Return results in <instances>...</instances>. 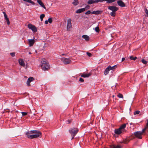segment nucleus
<instances>
[{"label": "nucleus", "instance_id": "a18cd8bd", "mask_svg": "<svg viewBox=\"0 0 148 148\" xmlns=\"http://www.w3.org/2000/svg\"><path fill=\"white\" fill-rule=\"evenodd\" d=\"M11 56L12 57H14L15 56V53H10Z\"/></svg>", "mask_w": 148, "mask_h": 148}, {"label": "nucleus", "instance_id": "58836bf2", "mask_svg": "<svg viewBox=\"0 0 148 148\" xmlns=\"http://www.w3.org/2000/svg\"><path fill=\"white\" fill-rule=\"evenodd\" d=\"M21 113L22 114V115L23 116L26 115L27 114V113L26 112H22Z\"/></svg>", "mask_w": 148, "mask_h": 148}, {"label": "nucleus", "instance_id": "0eeeda50", "mask_svg": "<svg viewBox=\"0 0 148 148\" xmlns=\"http://www.w3.org/2000/svg\"><path fill=\"white\" fill-rule=\"evenodd\" d=\"M41 66L42 69L44 71L48 70V69L50 68L49 65L47 64L45 65H41Z\"/></svg>", "mask_w": 148, "mask_h": 148}, {"label": "nucleus", "instance_id": "aec40b11", "mask_svg": "<svg viewBox=\"0 0 148 148\" xmlns=\"http://www.w3.org/2000/svg\"><path fill=\"white\" fill-rule=\"evenodd\" d=\"M110 70L109 67L108 66L104 71V73L105 75H106L108 74L109 71Z\"/></svg>", "mask_w": 148, "mask_h": 148}, {"label": "nucleus", "instance_id": "79ce46f5", "mask_svg": "<svg viewBox=\"0 0 148 148\" xmlns=\"http://www.w3.org/2000/svg\"><path fill=\"white\" fill-rule=\"evenodd\" d=\"M91 12L90 10H88L87 12H85V14H90Z\"/></svg>", "mask_w": 148, "mask_h": 148}, {"label": "nucleus", "instance_id": "f704fd0d", "mask_svg": "<svg viewBox=\"0 0 148 148\" xmlns=\"http://www.w3.org/2000/svg\"><path fill=\"white\" fill-rule=\"evenodd\" d=\"M144 10L145 12V13L147 14V15L146 16H148V10L146 8H145Z\"/></svg>", "mask_w": 148, "mask_h": 148}, {"label": "nucleus", "instance_id": "c9c22d12", "mask_svg": "<svg viewBox=\"0 0 148 148\" xmlns=\"http://www.w3.org/2000/svg\"><path fill=\"white\" fill-rule=\"evenodd\" d=\"M117 96L119 98H123V96L122 94L119 93L117 95Z\"/></svg>", "mask_w": 148, "mask_h": 148}, {"label": "nucleus", "instance_id": "e433bc0d", "mask_svg": "<svg viewBox=\"0 0 148 148\" xmlns=\"http://www.w3.org/2000/svg\"><path fill=\"white\" fill-rule=\"evenodd\" d=\"M140 112V111L138 110L134 112V114L135 115L138 114Z\"/></svg>", "mask_w": 148, "mask_h": 148}, {"label": "nucleus", "instance_id": "5701e85b", "mask_svg": "<svg viewBox=\"0 0 148 148\" xmlns=\"http://www.w3.org/2000/svg\"><path fill=\"white\" fill-rule=\"evenodd\" d=\"M79 3L78 0H74L72 2V4L76 6Z\"/></svg>", "mask_w": 148, "mask_h": 148}, {"label": "nucleus", "instance_id": "b1692460", "mask_svg": "<svg viewBox=\"0 0 148 148\" xmlns=\"http://www.w3.org/2000/svg\"><path fill=\"white\" fill-rule=\"evenodd\" d=\"M24 1L26 2H27L28 3H30L32 5H35V3L33 1H32L31 0H23Z\"/></svg>", "mask_w": 148, "mask_h": 148}, {"label": "nucleus", "instance_id": "9d476101", "mask_svg": "<svg viewBox=\"0 0 148 148\" xmlns=\"http://www.w3.org/2000/svg\"><path fill=\"white\" fill-rule=\"evenodd\" d=\"M117 4L119 6L121 7H124L125 6V3L121 0L118 1Z\"/></svg>", "mask_w": 148, "mask_h": 148}, {"label": "nucleus", "instance_id": "37998d69", "mask_svg": "<svg viewBox=\"0 0 148 148\" xmlns=\"http://www.w3.org/2000/svg\"><path fill=\"white\" fill-rule=\"evenodd\" d=\"M72 122V121L71 120L69 119L66 121V123L68 124Z\"/></svg>", "mask_w": 148, "mask_h": 148}, {"label": "nucleus", "instance_id": "de8ad7c7", "mask_svg": "<svg viewBox=\"0 0 148 148\" xmlns=\"http://www.w3.org/2000/svg\"><path fill=\"white\" fill-rule=\"evenodd\" d=\"M85 8V9H88L90 8V6H89L88 5H87L86 6V7H85V8Z\"/></svg>", "mask_w": 148, "mask_h": 148}, {"label": "nucleus", "instance_id": "4c0bfd02", "mask_svg": "<svg viewBox=\"0 0 148 148\" xmlns=\"http://www.w3.org/2000/svg\"><path fill=\"white\" fill-rule=\"evenodd\" d=\"M48 22L51 23L52 22V19L51 18H49L48 19Z\"/></svg>", "mask_w": 148, "mask_h": 148}, {"label": "nucleus", "instance_id": "c85d7f7f", "mask_svg": "<svg viewBox=\"0 0 148 148\" xmlns=\"http://www.w3.org/2000/svg\"><path fill=\"white\" fill-rule=\"evenodd\" d=\"M115 12L113 11L111 12L110 13V15L112 16H115L116 15Z\"/></svg>", "mask_w": 148, "mask_h": 148}, {"label": "nucleus", "instance_id": "603ef678", "mask_svg": "<svg viewBox=\"0 0 148 148\" xmlns=\"http://www.w3.org/2000/svg\"><path fill=\"white\" fill-rule=\"evenodd\" d=\"M48 20L45 21V23L46 24H48Z\"/></svg>", "mask_w": 148, "mask_h": 148}, {"label": "nucleus", "instance_id": "a211bd4d", "mask_svg": "<svg viewBox=\"0 0 148 148\" xmlns=\"http://www.w3.org/2000/svg\"><path fill=\"white\" fill-rule=\"evenodd\" d=\"M96 3V0H88L87 2V3L89 5Z\"/></svg>", "mask_w": 148, "mask_h": 148}, {"label": "nucleus", "instance_id": "423d86ee", "mask_svg": "<svg viewBox=\"0 0 148 148\" xmlns=\"http://www.w3.org/2000/svg\"><path fill=\"white\" fill-rule=\"evenodd\" d=\"M28 27L29 29H31L34 32H37L36 27L34 25L30 23L28 25Z\"/></svg>", "mask_w": 148, "mask_h": 148}, {"label": "nucleus", "instance_id": "6ab92c4d", "mask_svg": "<svg viewBox=\"0 0 148 148\" xmlns=\"http://www.w3.org/2000/svg\"><path fill=\"white\" fill-rule=\"evenodd\" d=\"M48 64L47 63V61L46 60L44 59H43L41 61V65H45Z\"/></svg>", "mask_w": 148, "mask_h": 148}, {"label": "nucleus", "instance_id": "2f4dec72", "mask_svg": "<svg viewBox=\"0 0 148 148\" xmlns=\"http://www.w3.org/2000/svg\"><path fill=\"white\" fill-rule=\"evenodd\" d=\"M27 80H28V81L31 82L34 80V78L32 77H30Z\"/></svg>", "mask_w": 148, "mask_h": 148}, {"label": "nucleus", "instance_id": "f257e3e1", "mask_svg": "<svg viewBox=\"0 0 148 148\" xmlns=\"http://www.w3.org/2000/svg\"><path fill=\"white\" fill-rule=\"evenodd\" d=\"M78 129L77 127L71 128L69 129V131L72 137L71 140H73L75 136L78 132Z\"/></svg>", "mask_w": 148, "mask_h": 148}, {"label": "nucleus", "instance_id": "49530a36", "mask_svg": "<svg viewBox=\"0 0 148 148\" xmlns=\"http://www.w3.org/2000/svg\"><path fill=\"white\" fill-rule=\"evenodd\" d=\"M87 56L89 57H91L92 56V54L89 52H87L86 53Z\"/></svg>", "mask_w": 148, "mask_h": 148}, {"label": "nucleus", "instance_id": "09e8293b", "mask_svg": "<svg viewBox=\"0 0 148 148\" xmlns=\"http://www.w3.org/2000/svg\"><path fill=\"white\" fill-rule=\"evenodd\" d=\"M30 82L28 81V80H27V84L28 86H29L30 85Z\"/></svg>", "mask_w": 148, "mask_h": 148}, {"label": "nucleus", "instance_id": "39448f33", "mask_svg": "<svg viewBox=\"0 0 148 148\" xmlns=\"http://www.w3.org/2000/svg\"><path fill=\"white\" fill-rule=\"evenodd\" d=\"M134 135L138 139H141L142 138V134L140 133V131H137L134 132Z\"/></svg>", "mask_w": 148, "mask_h": 148}, {"label": "nucleus", "instance_id": "9b49d317", "mask_svg": "<svg viewBox=\"0 0 148 148\" xmlns=\"http://www.w3.org/2000/svg\"><path fill=\"white\" fill-rule=\"evenodd\" d=\"M92 75V73L91 72L88 74H85V73H84L83 74L81 75V77L86 78Z\"/></svg>", "mask_w": 148, "mask_h": 148}, {"label": "nucleus", "instance_id": "f8f14e48", "mask_svg": "<svg viewBox=\"0 0 148 148\" xmlns=\"http://www.w3.org/2000/svg\"><path fill=\"white\" fill-rule=\"evenodd\" d=\"M37 2L39 3V4L42 8H43L44 9H46V7L45 6V5L42 2L41 0H37Z\"/></svg>", "mask_w": 148, "mask_h": 148}, {"label": "nucleus", "instance_id": "bb28decb", "mask_svg": "<svg viewBox=\"0 0 148 148\" xmlns=\"http://www.w3.org/2000/svg\"><path fill=\"white\" fill-rule=\"evenodd\" d=\"M116 1V0H106V1H107V3H111L115 1Z\"/></svg>", "mask_w": 148, "mask_h": 148}, {"label": "nucleus", "instance_id": "f3484780", "mask_svg": "<svg viewBox=\"0 0 148 148\" xmlns=\"http://www.w3.org/2000/svg\"><path fill=\"white\" fill-rule=\"evenodd\" d=\"M85 11V8H81L78 10L76 12L77 14L80 13Z\"/></svg>", "mask_w": 148, "mask_h": 148}, {"label": "nucleus", "instance_id": "4d7b16f0", "mask_svg": "<svg viewBox=\"0 0 148 148\" xmlns=\"http://www.w3.org/2000/svg\"><path fill=\"white\" fill-rule=\"evenodd\" d=\"M29 54H31L32 53H31L30 52H29Z\"/></svg>", "mask_w": 148, "mask_h": 148}, {"label": "nucleus", "instance_id": "a19ab883", "mask_svg": "<svg viewBox=\"0 0 148 148\" xmlns=\"http://www.w3.org/2000/svg\"><path fill=\"white\" fill-rule=\"evenodd\" d=\"M3 13L4 14L5 18H8L7 16L6 13L4 12H3Z\"/></svg>", "mask_w": 148, "mask_h": 148}, {"label": "nucleus", "instance_id": "ea45409f", "mask_svg": "<svg viewBox=\"0 0 148 148\" xmlns=\"http://www.w3.org/2000/svg\"><path fill=\"white\" fill-rule=\"evenodd\" d=\"M146 128H144L141 131H140V133H141V134H143L145 132Z\"/></svg>", "mask_w": 148, "mask_h": 148}, {"label": "nucleus", "instance_id": "4be33fe9", "mask_svg": "<svg viewBox=\"0 0 148 148\" xmlns=\"http://www.w3.org/2000/svg\"><path fill=\"white\" fill-rule=\"evenodd\" d=\"M110 148H121V146L119 145H113L111 146Z\"/></svg>", "mask_w": 148, "mask_h": 148}, {"label": "nucleus", "instance_id": "6e6552de", "mask_svg": "<svg viewBox=\"0 0 148 148\" xmlns=\"http://www.w3.org/2000/svg\"><path fill=\"white\" fill-rule=\"evenodd\" d=\"M108 9L113 12H116L119 9L118 8L114 6H108Z\"/></svg>", "mask_w": 148, "mask_h": 148}, {"label": "nucleus", "instance_id": "7ed1b4c3", "mask_svg": "<svg viewBox=\"0 0 148 148\" xmlns=\"http://www.w3.org/2000/svg\"><path fill=\"white\" fill-rule=\"evenodd\" d=\"M61 60L65 64H68L70 63L71 61L68 58L63 57L61 58Z\"/></svg>", "mask_w": 148, "mask_h": 148}, {"label": "nucleus", "instance_id": "6e6d98bb", "mask_svg": "<svg viewBox=\"0 0 148 148\" xmlns=\"http://www.w3.org/2000/svg\"><path fill=\"white\" fill-rule=\"evenodd\" d=\"M10 112V111L9 110H8L6 112Z\"/></svg>", "mask_w": 148, "mask_h": 148}, {"label": "nucleus", "instance_id": "c756f323", "mask_svg": "<svg viewBox=\"0 0 148 148\" xmlns=\"http://www.w3.org/2000/svg\"><path fill=\"white\" fill-rule=\"evenodd\" d=\"M45 16V15L44 14H42L40 15V18L41 21H43V19Z\"/></svg>", "mask_w": 148, "mask_h": 148}, {"label": "nucleus", "instance_id": "c03bdc74", "mask_svg": "<svg viewBox=\"0 0 148 148\" xmlns=\"http://www.w3.org/2000/svg\"><path fill=\"white\" fill-rule=\"evenodd\" d=\"M79 81L81 82H84V79L81 77L79 78Z\"/></svg>", "mask_w": 148, "mask_h": 148}, {"label": "nucleus", "instance_id": "7c9ffc66", "mask_svg": "<svg viewBox=\"0 0 148 148\" xmlns=\"http://www.w3.org/2000/svg\"><path fill=\"white\" fill-rule=\"evenodd\" d=\"M106 1V0H96V3H99V2H102L103 1Z\"/></svg>", "mask_w": 148, "mask_h": 148}, {"label": "nucleus", "instance_id": "1a4fd4ad", "mask_svg": "<svg viewBox=\"0 0 148 148\" xmlns=\"http://www.w3.org/2000/svg\"><path fill=\"white\" fill-rule=\"evenodd\" d=\"M71 19L69 18L67 20V29L68 30L69 29L72 27L71 25Z\"/></svg>", "mask_w": 148, "mask_h": 148}, {"label": "nucleus", "instance_id": "a878e982", "mask_svg": "<svg viewBox=\"0 0 148 148\" xmlns=\"http://www.w3.org/2000/svg\"><path fill=\"white\" fill-rule=\"evenodd\" d=\"M126 124H124L121 125L119 128L121 130L122 129H124L126 127Z\"/></svg>", "mask_w": 148, "mask_h": 148}, {"label": "nucleus", "instance_id": "8fccbe9b", "mask_svg": "<svg viewBox=\"0 0 148 148\" xmlns=\"http://www.w3.org/2000/svg\"><path fill=\"white\" fill-rule=\"evenodd\" d=\"M6 21H7V24L8 25H9L10 24V22L9 20H8Z\"/></svg>", "mask_w": 148, "mask_h": 148}, {"label": "nucleus", "instance_id": "dca6fc26", "mask_svg": "<svg viewBox=\"0 0 148 148\" xmlns=\"http://www.w3.org/2000/svg\"><path fill=\"white\" fill-rule=\"evenodd\" d=\"M19 63L20 64V65L23 66L24 67L25 66V64L24 63V61H23V60L22 59H20L19 60H18Z\"/></svg>", "mask_w": 148, "mask_h": 148}, {"label": "nucleus", "instance_id": "4468645a", "mask_svg": "<svg viewBox=\"0 0 148 148\" xmlns=\"http://www.w3.org/2000/svg\"><path fill=\"white\" fill-rule=\"evenodd\" d=\"M121 132V130L119 128L118 129H115L114 130V133L116 134H120Z\"/></svg>", "mask_w": 148, "mask_h": 148}, {"label": "nucleus", "instance_id": "cd10ccee", "mask_svg": "<svg viewBox=\"0 0 148 148\" xmlns=\"http://www.w3.org/2000/svg\"><path fill=\"white\" fill-rule=\"evenodd\" d=\"M130 59L131 60H135L137 58L136 57H134L133 56H131L130 57Z\"/></svg>", "mask_w": 148, "mask_h": 148}, {"label": "nucleus", "instance_id": "393cba45", "mask_svg": "<svg viewBox=\"0 0 148 148\" xmlns=\"http://www.w3.org/2000/svg\"><path fill=\"white\" fill-rule=\"evenodd\" d=\"M109 67L110 69V70H113L114 69H115L117 67V66L116 65H115L113 66H111L110 65L108 66Z\"/></svg>", "mask_w": 148, "mask_h": 148}, {"label": "nucleus", "instance_id": "ddd939ff", "mask_svg": "<svg viewBox=\"0 0 148 148\" xmlns=\"http://www.w3.org/2000/svg\"><path fill=\"white\" fill-rule=\"evenodd\" d=\"M102 11L97 10L96 11H93V12H91V13L92 14L98 15L101 14L102 13Z\"/></svg>", "mask_w": 148, "mask_h": 148}, {"label": "nucleus", "instance_id": "20e7f679", "mask_svg": "<svg viewBox=\"0 0 148 148\" xmlns=\"http://www.w3.org/2000/svg\"><path fill=\"white\" fill-rule=\"evenodd\" d=\"M39 133H41L38 130H32L30 131H28L25 133V134H38Z\"/></svg>", "mask_w": 148, "mask_h": 148}, {"label": "nucleus", "instance_id": "13d9d810", "mask_svg": "<svg viewBox=\"0 0 148 148\" xmlns=\"http://www.w3.org/2000/svg\"><path fill=\"white\" fill-rule=\"evenodd\" d=\"M65 55V54H62V55H63V56H64V55Z\"/></svg>", "mask_w": 148, "mask_h": 148}, {"label": "nucleus", "instance_id": "f03ea898", "mask_svg": "<svg viewBox=\"0 0 148 148\" xmlns=\"http://www.w3.org/2000/svg\"><path fill=\"white\" fill-rule=\"evenodd\" d=\"M25 135L28 138L30 139H32L33 138H38L40 137V136H41L42 134L41 133H39L38 134H25Z\"/></svg>", "mask_w": 148, "mask_h": 148}, {"label": "nucleus", "instance_id": "2eb2a0df", "mask_svg": "<svg viewBox=\"0 0 148 148\" xmlns=\"http://www.w3.org/2000/svg\"><path fill=\"white\" fill-rule=\"evenodd\" d=\"M28 42L29 46H32L34 45L35 42V41L34 39H29L28 40Z\"/></svg>", "mask_w": 148, "mask_h": 148}, {"label": "nucleus", "instance_id": "3c124183", "mask_svg": "<svg viewBox=\"0 0 148 148\" xmlns=\"http://www.w3.org/2000/svg\"><path fill=\"white\" fill-rule=\"evenodd\" d=\"M125 140L126 141L124 140V143L125 144L129 142V141H128V140Z\"/></svg>", "mask_w": 148, "mask_h": 148}, {"label": "nucleus", "instance_id": "864d4df0", "mask_svg": "<svg viewBox=\"0 0 148 148\" xmlns=\"http://www.w3.org/2000/svg\"><path fill=\"white\" fill-rule=\"evenodd\" d=\"M125 60V58H122V62H123Z\"/></svg>", "mask_w": 148, "mask_h": 148}, {"label": "nucleus", "instance_id": "5fc2aeb1", "mask_svg": "<svg viewBox=\"0 0 148 148\" xmlns=\"http://www.w3.org/2000/svg\"><path fill=\"white\" fill-rule=\"evenodd\" d=\"M5 20L7 21L8 20H9V18H8V17L7 18H5Z\"/></svg>", "mask_w": 148, "mask_h": 148}, {"label": "nucleus", "instance_id": "72a5a7b5", "mask_svg": "<svg viewBox=\"0 0 148 148\" xmlns=\"http://www.w3.org/2000/svg\"><path fill=\"white\" fill-rule=\"evenodd\" d=\"M95 31L97 32H99V27H96L95 28Z\"/></svg>", "mask_w": 148, "mask_h": 148}, {"label": "nucleus", "instance_id": "412c9836", "mask_svg": "<svg viewBox=\"0 0 148 148\" xmlns=\"http://www.w3.org/2000/svg\"><path fill=\"white\" fill-rule=\"evenodd\" d=\"M82 37L85 39V40L86 41H88L89 40L90 38L89 36L87 35H84L82 36Z\"/></svg>", "mask_w": 148, "mask_h": 148}, {"label": "nucleus", "instance_id": "473e14b6", "mask_svg": "<svg viewBox=\"0 0 148 148\" xmlns=\"http://www.w3.org/2000/svg\"><path fill=\"white\" fill-rule=\"evenodd\" d=\"M141 62L144 64H146L147 63V61H146L144 59H143L141 60Z\"/></svg>", "mask_w": 148, "mask_h": 148}]
</instances>
